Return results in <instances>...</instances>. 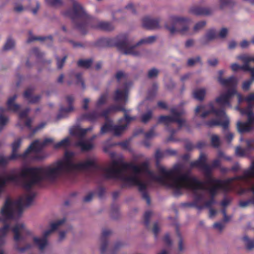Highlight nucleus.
Here are the masks:
<instances>
[{"label":"nucleus","instance_id":"obj_59","mask_svg":"<svg viewBox=\"0 0 254 254\" xmlns=\"http://www.w3.org/2000/svg\"><path fill=\"white\" fill-rule=\"evenodd\" d=\"M252 79L250 80L246 81L243 83L242 88L243 90L245 91H248L249 90L250 86L252 83Z\"/></svg>","mask_w":254,"mask_h":254},{"label":"nucleus","instance_id":"obj_41","mask_svg":"<svg viewBox=\"0 0 254 254\" xmlns=\"http://www.w3.org/2000/svg\"><path fill=\"white\" fill-rule=\"evenodd\" d=\"M218 1L219 8L221 9L227 6L233 5L235 4V2L233 0H218Z\"/></svg>","mask_w":254,"mask_h":254},{"label":"nucleus","instance_id":"obj_24","mask_svg":"<svg viewBox=\"0 0 254 254\" xmlns=\"http://www.w3.org/2000/svg\"><path fill=\"white\" fill-rule=\"evenodd\" d=\"M53 141L51 138H46L43 141L40 142L39 140L34 141L27 149L26 153L33 150L36 152L41 151L43 147Z\"/></svg>","mask_w":254,"mask_h":254},{"label":"nucleus","instance_id":"obj_7","mask_svg":"<svg viewBox=\"0 0 254 254\" xmlns=\"http://www.w3.org/2000/svg\"><path fill=\"white\" fill-rule=\"evenodd\" d=\"M14 241L13 249L18 253H24L30 250L32 245L26 241V237L31 232L22 223H17L11 228Z\"/></svg>","mask_w":254,"mask_h":254},{"label":"nucleus","instance_id":"obj_60","mask_svg":"<svg viewBox=\"0 0 254 254\" xmlns=\"http://www.w3.org/2000/svg\"><path fill=\"white\" fill-rule=\"evenodd\" d=\"M29 111H30L29 108H27L26 109L21 111L19 113V118L20 119H22L26 118L29 114Z\"/></svg>","mask_w":254,"mask_h":254},{"label":"nucleus","instance_id":"obj_49","mask_svg":"<svg viewBox=\"0 0 254 254\" xmlns=\"http://www.w3.org/2000/svg\"><path fill=\"white\" fill-rule=\"evenodd\" d=\"M36 154L33 157V159L38 160L40 161L44 159L47 157V155L44 154L43 153H40V151L36 152L33 150H32ZM32 150L31 151V152Z\"/></svg>","mask_w":254,"mask_h":254},{"label":"nucleus","instance_id":"obj_64","mask_svg":"<svg viewBox=\"0 0 254 254\" xmlns=\"http://www.w3.org/2000/svg\"><path fill=\"white\" fill-rule=\"evenodd\" d=\"M13 9L16 12H21L24 10V7L21 4L16 3L14 5Z\"/></svg>","mask_w":254,"mask_h":254},{"label":"nucleus","instance_id":"obj_28","mask_svg":"<svg viewBox=\"0 0 254 254\" xmlns=\"http://www.w3.org/2000/svg\"><path fill=\"white\" fill-rule=\"evenodd\" d=\"M9 230L10 227L8 224H4L3 227L0 229V254H4L1 246L5 243L4 237L9 232Z\"/></svg>","mask_w":254,"mask_h":254},{"label":"nucleus","instance_id":"obj_6","mask_svg":"<svg viewBox=\"0 0 254 254\" xmlns=\"http://www.w3.org/2000/svg\"><path fill=\"white\" fill-rule=\"evenodd\" d=\"M74 20L76 28L83 35L87 33L90 28L106 31H112L115 29L112 23L91 18L86 12L85 16H77Z\"/></svg>","mask_w":254,"mask_h":254},{"label":"nucleus","instance_id":"obj_13","mask_svg":"<svg viewBox=\"0 0 254 254\" xmlns=\"http://www.w3.org/2000/svg\"><path fill=\"white\" fill-rule=\"evenodd\" d=\"M237 182L236 186H240L242 184H247L250 187L247 189H241L240 193L242 194L248 191H251L253 195L251 198L246 201H240L239 205L241 207H246L252 204L254 205V177L248 179V180L244 181L242 179H236L233 182Z\"/></svg>","mask_w":254,"mask_h":254},{"label":"nucleus","instance_id":"obj_48","mask_svg":"<svg viewBox=\"0 0 254 254\" xmlns=\"http://www.w3.org/2000/svg\"><path fill=\"white\" fill-rule=\"evenodd\" d=\"M152 118V112L149 111L146 113L143 114L141 117V121L143 123H147Z\"/></svg>","mask_w":254,"mask_h":254},{"label":"nucleus","instance_id":"obj_44","mask_svg":"<svg viewBox=\"0 0 254 254\" xmlns=\"http://www.w3.org/2000/svg\"><path fill=\"white\" fill-rule=\"evenodd\" d=\"M200 9L201 16H209L213 13V9L209 7L200 6Z\"/></svg>","mask_w":254,"mask_h":254},{"label":"nucleus","instance_id":"obj_27","mask_svg":"<svg viewBox=\"0 0 254 254\" xmlns=\"http://www.w3.org/2000/svg\"><path fill=\"white\" fill-rule=\"evenodd\" d=\"M219 82L223 86L230 88L232 87V89H234L233 87L237 84V80L234 76H231L227 79L220 77Z\"/></svg>","mask_w":254,"mask_h":254},{"label":"nucleus","instance_id":"obj_16","mask_svg":"<svg viewBox=\"0 0 254 254\" xmlns=\"http://www.w3.org/2000/svg\"><path fill=\"white\" fill-rule=\"evenodd\" d=\"M209 110L204 111V106H197L195 110V113L196 115H198L199 112L202 113L200 115V117L202 118H205L210 114H214L216 117H220L225 115V112L223 109H215L214 107L213 102H211L208 104Z\"/></svg>","mask_w":254,"mask_h":254},{"label":"nucleus","instance_id":"obj_61","mask_svg":"<svg viewBox=\"0 0 254 254\" xmlns=\"http://www.w3.org/2000/svg\"><path fill=\"white\" fill-rule=\"evenodd\" d=\"M36 39H37V40L40 41L41 42H44V41H45L47 40H49L51 43H52L53 42V37L51 35L49 36H46V37L39 36V37H38V38H36Z\"/></svg>","mask_w":254,"mask_h":254},{"label":"nucleus","instance_id":"obj_2","mask_svg":"<svg viewBox=\"0 0 254 254\" xmlns=\"http://www.w3.org/2000/svg\"><path fill=\"white\" fill-rule=\"evenodd\" d=\"M73 156V153L66 152L63 159L49 166L25 168L19 173L12 171L0 174V193L7 182H21L24 188L29 190L41 181L52 182L64 175L97 168L94 160L88 159L84 162L75 163Z\"/></svg>","mask_w":254,"mask_h":254},{"label":"nucleus","instance_id":"obj_50","mask_svg":"<svg viewBox=\"0 0 254 254\" xmlns=\"http://www.w3.org/2000/svg\"><path fill=\"white\" fill-rule=\"evenodd\" d=\"M200 62L201 58L199 56H197L194 59H189L188 61L187 64L189 66H192L195 64Z\"/></svg>","mask_w":254,"mask_h":254},{"label":"nucleus","instance_id":"obj_52","mask_svg":"<svg viewBox=\"0 0 254 254\" xmlns=\"http://www.w3.org/2000/svg\"><path fill=\"white\" fill-rule=\"evenodd\" d=\"M67 56H65L62 59H60L59 57L56 58L57 62V66L59 69H62L66 60Z\"/></svg>","mask_w":254,"mask_h":254},{"label":"nucleus","instance_id":"obj_43","mask_svg":"<svg viewBox=\"0 0 254 254\" xmlns=\"http://www.w3.org/2000/svg\"><path fill=\"white\" fill-rule=\"evenodd\" d=\"M159 73V70L156 68H152L148 71L147 77L149 79L156 78Z\"/></svg>","mask_w":254,"mask_h":254},{"label":"nucleus","instance_id":"obj_3","mask_svg":"<svg viewBox=\"0 0 254 254\" xmlns=\"http://www.w3.org/2000/svg\"><path fill=\"white\" fill-rule=\"evenodd\" d=\"M174 174L177 177L171 181V184L175 187L174 190L177 193L180 194V190L186 189L192 191L196 202L200 201L203 198L206 191L210 194L209 200L204 202L205 207L211 208L215 202L214 196L218 191L222 189L225 191H229L232 188L231 184L236 179H239L237 177L228 178L225 180L214 179V182L204 183L199 180L196 177L191 174V170H187L181 174V167L176 166L173 171Z\"/></svg>","mask_w":254,"mask_h":254},{"label":"nucleus","instance_id":"obj_25","mask_svg":"<svg viewBox=\"0 0 254 254\" xmlns=\"http://www.w3.org/2000/svg\"><path fill=\"white\" fill-rule=\"evenodd\" d=\"M72 4L73 14H70L67 12L70 17L74 20L77 16H84L85 15V11L82 5L76 0H69Z\"/></svg>","mask_w":254,"mask_h":254},{"label":"nucleus","instance_id":"obj_10","mask_svg":"<svg viewBox=\"0 0 254 254\" xmlns=\"http://www.w3.org/2000/svg\"><path fill=\"white\" fill-rule=\"evenodd\" d=\"M91 129L92 127L83 129L78 127H72L70 129V134L76 136L78 138V140L75 142V145L79 147L82 151H88L93 148V144L90 141L85 140L82 139L87 132Z\"/></svg>","mask_w":254,"mask_h":254},{"label":"nucleus","instance_id":"obj_5","mask_svg":"<svg viewBox=\"0 0 254 254\" xmlns=\"http://www.w3.org/2000/svg\"><path fill=\"white\" fill-rule=\"evenodd\" d=\"M156 40L155 36H149L141 39L136 44L131 45V41L126 34H121L113 40L115 46L125 55H131L134 56L140 55L139 51L135 48L142 44H151Z\"/></svg>","mask_w":254,"mask_h":254},{"label":"nucleus","instance_id":"obj_34","mask_svg":"<svg viewBox=\"0 0 254 254\" xmlns=\"http://www.w3.org/2000/svg\"><path fill=\"white\" fill-rule=\"evenodd\" d=\"M74 108L72 105H70L68 108H62L58 115V119L65 117L68 114L73 111Z\"/></svg>","mask_w":254,"mask_h":254},{"label":"nucleus","instance_id":"obj_38","mask_svg":"<svg viewBox=\"0 0 254 254\" xmlns=\"http://www.w3.org/2000/svg\"><path fill=\"white\" fill-rule=\"evenodd\" d=\"M200 6L193 5L190 6L188 10V13L190 15L200 16Z\"/></svg>","mask_w":254,"mask_h":254},{"label":"nucleus","instance_id":"obj_23","mask_svg":"<svg viewBox=\"0 0 254 254\" xmlns=\"http://www.w3.org/2000/svg\"><path fill=\"white\" fill-rule=\"evenodd\" d=\"M219 118H223L224 121H220L219 119H213L207 122L206 124L209 127H213L214 126H221L223 130H227L229 126L230 121L226 115Z\"/></svg>","mask_w":254,"mask_h":254},{"label":"nucleus","instance_id":"obj_9","mask_svg":"<svg viewBox=\"0 0 254 254\" xmlns=\"http://www.w3.org/2000/svg\"><path fill=\"white\" fill-rule=\"evenodd\" d=\"M250 102L247 108L240 109L242 115H246L248 117V121L245 123L238 122L237 128L240 133L250 132L254 129V115L253 114L252 108L253 105Z\"/></svg>","mask_w":254,"mask_h":254},{"label":"nucleus","instance_id":"obj_8","mask_svg":"<svg viewBox=\"0 0 254 254\" xmlns=\"http://www.w3.org/2000/svg\"><path fill=\"white\" fill-rule=\"evenodd\" d=\"M191 22V19L188 17L172 15L169 17L164 26L171 36L177 34L186 35L189 32Z\"/></svg>","mask_w":254,"mask_h":254},{"label":"nucleus","instance_id":"obj_17","mask_svg":"<svg viewBox=\"0 0 254 254\" xmlns=\"http://www.w3.org/2000/svg\"><path fill=\"white\" fill-rule=\"evenodd\" d=\"M238 59L244 63L242 68L244 71H250L251 78L254 80V57H252L248 55L244 54L239 56Z\"/></svg>","mask_w":254,"mask_h":254},{"label":"nucleus","instance_id":"obj_12","mask_svg":"<svg viewBox=\"0 0 254 254\" xmlns=\"http://www.w3.org/2000/svg\"><path fill=\"white\" fill-rule=\"evenodd\" d=\"M65 222V219H62L51 224V228L44 232L42 238L34 237L33 242L40 251H43L48 245L47 238L61 226Z\"/></svg>","mask_w":254,"mask_h":254},{"label":"nucleus","instance_id":"obj_19","mask_svg":"<svg viewBox=\"0 0 254 254\" xmlns=\"http://www.w3.org/2000/svg\"><path fill=\"white\" fill-rule=\"evenodd\" d=\"M236 93L235 89H229L226 92L221 93L217 97L215 102L222 107L221 109L225 106L231 107L230 99Z\"/></svg>","mask_w":254,"mask_h":254},{"label":"nucleus","instance_id":"obj_36","mask_svg":"<svg viewBox=\"0 0 254 254\" xmlns=\"http://www.w3.org/2000/svg\"><path fill=\"white\" fill-rule=\"evenodd\" d=\"M70 138L69 137H67L60 142L55 144L54 145V148L58 149L60 148H65L68 146L70 144Z\"/></svg>","mask_w":254,"mask_h":254},{"label":"nucleus","instance_id":"obj_35","mask_svg":"<svg viewBox=\"0 0 254 254\" xmlns=\"http://www.w3.org/2000/svg\"><path fill=\"white\" fill-rule=\"evenodd\" d=\"M206 22L204 20H201L196 23L192 28V34L198 33L202 30L206 26Z\"/></svg>","mask_w":254,"mask_h":254},{"label":"nucleus","instance_id":"obj_37","mask_svg":"<svg viewBox=\"0 0 254 254\" xmlns=\"http://www.w3.org/2000/svg\"><path fill=\"white\" fill-rule=\"evenodd\" d=\"M242 240L247 250H252L254 249V240L250 239L247 236H244Z\"/></svg>","mask_w":254,"mask_h":254},{"label":"nucleus","instance_id":"obj_29","mask_svg":"<svg viewBox=\"0 0 254 254\" xmlns=\"http://www.w3.org/2000/svg\"><path fill=\"white\" fill-rule=\"evenodd\" d=\"M217 37V33L215 30L209 29L207 31L205 36L201 39V43L206 45Z\"/></svg>","mask_w":254,"mask_h":254},{"label":"nucleus","instance_id":"obj_45","mask_svg":"<svg viewBox=\"0 0 254 254\" xmlns=\"http://www.w3.org/2000/svg\"><path fill=\"white\" fill-rule=\"evenodd\" d=\"M130 112L129 110H127L126 111H125V113H124V116L125 118V120L127 123L126 125H124V126H126V128L127 127V125L131 122V121H134L136 119V118L135 117H130L129 115V113Z\"/></svg>","mask_w":254,"mask_h":254},{"label":"nucleus","instance_id":"obj_15","mask_svg":"<svg viewBox=\"0 0 254 254\" xmlns=\"http://www.w3.org/2000/svg\"><path fill=\"white\" fill-rule=\"evenodd\" d=\"M16 98L17 96L14 95L8 99L7 102V109L0 108V132L2 131L4 127L7 124L8 122V118L3 116L2 115V113L7 110L16 112L20 108V106L14 103V101Z\"/></svg>","mask_w":254,"mask_h":254},{"label":"nucleus","instance_id":"obj_18","mask_svg":"<svg viewBox=\"0 0 254 254\" xmlns=\"http://www.w3.org/2000/svg\"><path fill=\"white\" fill-rule=\"evenodd\" d=\"M247 146L249 149H254V139L246 140ZM239 179L244 181L248 180L252 177H254V159L252 160L250 167L244 171L242 175L236 176Z\"/></svg>","mask_w":254,"mask_h":254},{"label":"nucleus","instance_id":"obj_57","mask_svg":"<svg viewBox=\"0 0 254 254\" xmlns=\"http://www.w3.org/2000/svg\"><path fill=\"white\" fill-rule=\"evenodd\" d=\"M75 76L76 77V79H77V83L78 84V83H80L82 88L83 89H84L85 88V85L84 84L83 80L82 78L81 74L79 73H76L75 74Z\"/></svg>","mask_w":254,"mask_h":254},{"label":"nucleus","instance_id":"obj_47","mask_svg":"<svg viewBox=\"0 0 254 254\" xmlns=\"http://www.w3.org/2000/svg\"><path fill=\"white\" fill-rule=\"evenodd\" d=\"M108 97V94L107 93H104L102 94L100 96V97L98 100L96 106L97 107H99L102 105L104 104L107 100Z\"/></svg>","mask_w":254,"mask_h":254},{"label":"nucleus","instance_id":"obj_20","mask_svg":"<svg viewBox=\"0 0 254 254\" xmlns=\"http://www.w3.org/2000/svg\"><path fill=\"white\" fill-rule=\"evenodd\" d=\"M126 126H113L110 121L107 122L101 127L100 133L105 134L110 131H114L115 135H120L126 129Z\"/></svg>","mask_w":254,"mask_h":254},{"label":"nucleus","instance_id":"obj_53","mask_svg":"<svg viewBox=\"0 0 254 254\" xmlns=\"http://www.w3.org/2000/svg\"><path fill=\"white\" fill-rule=\"evenodd\" d=\"M14 46V41L11 39H8L3 47L4 50H8L12 49Z\"/></svg>","mask_w":254,"mask_h":254},{"label":"nucleus","instance_id":"obj_31","mask_svg":"<svg viewBox=\"0 0 254 254\" xmlns=\"http://www.w3.org/2000/svg\"><path fill=\"white\" fill-rule=\"evenodd\" d=\"M206 90L205 88H197L192 92L193 97L200 101H203L205 97Z\"/></svg>","mask_w":254,"mask_h":254},{"label":"nucleus","instance_id":"obj_40","mask_svg":"<svg viewBox=\"0 0 254 254\" xmlns=\"http://www.w3.org/2000/svg\"><path fill=\"white\" fill-rule=\"evenodd\" d=\"M92 64V61L90 59L80 60L77 63L78 66L85 68H88L89 67H90Z\"/></svg>","mask_w":254,"mask_h":254},{"label":"nucleus","instance_id":"obj_26","mask_svg":"<svg viewBox=\"0 0 254 254\" xmlns=\"http://www.w3.org/2000/svg\"><path fill=\"white\" fill-rule=\"evenodd\" d=\"M34 92V89L32 88H28L24 93V97L26 99L29 103L37 104L38 103L42 98L41 95H37L32 96Z\"/></svg>","mask_w":254,"mask_h":254},{"label":"nucleus","instance_id":"obj_39","mask_svg":"<svg viewBox=\"0 0 254 254\" xmlns=\"http://www.w3.org/2000/svg\"><path fill=\"white\" fill-rule=\"evenodd\" d=\"M210 141L212 146L214 148H218L221 145L220 138L216 134H212L210 137Z\"/></svg>","mask_w":254,"mask_h":254},{"label":"nucleus","instance_id":"obj_11","mask_svg":"<svg viewBox=\"0 0 254 254\" xmlns=\"http://www.w3.org/2000/svg\"><path fill=\"white\" fill-rule=\"evenodd\" d=\"M172 116H161L158 121V123L164 124L166 126H169L172 123L176 122L179 125V128L187 126L186 120L181 118V116L184 113L183 110H178L176 108L170 109Z\"/></svg>","mask_w":254,"mask_h":254},{"label":"nucleus","instance_id":"obj_46","mask_svg":"<svg viewBox=\"0 0 254 254\" xmlns=\"http://www.w3.org/2000/svg\"><path fill=\"white\" fill-rule=\"evenodd\" d=\"M16 160V159L11 158V155L6 157L2 155L0 156V166H4L6 165L10 160Z\"/></svg>","mask_w":254,"mask_h":254},{"label":"nucleus","instance_id":"obj_58","mask_svg":"<svg viewBox=\"0 0 254 254\" xmlns=\"http://www.w3.org/2000/svg\"><path fill=\"white\" fill-rule=\"evenodd\" d=\"M94 195V193L93 192H88L83 198V201L85 202H88L91 201Z\"/></svg>","mask_w":254,"mask_h":254},{"label":"nucleus","instance_id":"obj_30","mask_svg":"<svg viewBox=\"0 0 254 254\" xmlns=\"http://www.w3.org/2000/svg\"><path fill=\"white\" fill-rule=\"evenodd\" d=\"M114 98V100L116 101L124 102L125 103H126L127 100V90H121L120 89L117 90Z\"/></svg>","mask_w":254,"mask_h":254},{"label":"nucleus","instance_id":"obj_1","mask_svg":"<svg viewBox=\"0 0 254 254\" xmlns=\"http://www.w3.org/2000/svg\"><path fill=\"white\" fill-rule=\"evenodd\" d=\"M165 156V152H162L159 149L156 150L155 157L158 171L161 174L160 176L156 175L154 173L149 170L148 163L147 162H143L139 164L133 163L121 164L114 160L108 166L103 168L101 172L107 179L121 180L124 187H137L138 190L142 192V198L146 201L148 204H149L150 200L146 190L150 185V181L143 178V175H147L151 180L160 182L174 190L175 187L171 184V181L177 177V175L173 173L175 168L177 166H180L181 174L184 173L187 170H184L183 166L181 164L175 165L172 169L167 170L159 163L160 160Z\"/></svg>","mask_w":254,"mask_h":254},{"label":"nucleus","instance_id":"obj_21","mask_svg":"<svg viewBox=\"0 0 254 254\" xmlns=\"http://www.w3.org/2000/svg\"><path fill=\"white\" fill-rule=\"evenodd\" d=\"M160 19L159 18H152L149 17H145L142 20V25L144 28L147 29H156L160 28Z\"/></svg>","mask_w":254,"mask_h":254},{"label":"nucleus","instance_id":"obj_32","mask_svg":"<svg viewBox=\"0 0 254 254\" xmlns=\"http://www.w3.org/2000/svg\"><path fill=\"white\" fill-rule=\"evenodd\" d=\"M112 232L109 229H104L102 231V236L101 237V251L103 253L104 252L106 249L107 247V242L106 239V238L111 235Z\"/></svg>","mask_w":254,"mask_h":254},{"label":"nucleus","instance_id":"obj_14","mask_svg":"<svg viewBox=\"0 0 254 254\" xmlns=\"http://www.w3.org/2000/svg\"><path fill=\"white\" fill-rule=\"evenodd\" d=\"M206 156L203 154H201L199 158L193 162L190 163V167H199L203 172L205 181L204 183H212L214 182L213 178L211 176V167L205 163Z\"/></svg>","mask_w":254,"mask_h":254},{"label":"nucleus","instance_id":"obj_62","mask_svg":"<svg viewBox=\"0 0 254 254\" xmlns=\"http://www.w3.org/2000/svg\"><path fill=\"white\" fill-rule=\"evenodd\" d=\"M160 230V226L158 223H155L153 225V227L152 229V232L154 234L155 236L156 237Z\"/></svg>","mask_w":254,"mask_h":254},{"label":"nucleus","instance_id":"obj_63","mask_svg":"<svg viewBox=\"0 0 254 254\" xmlns=\"http://www.w3.org/2000/svg\"><path fill=\"white\" fill-rule=\"evenodd\" d=\"M228 33V29L226 28H223L220 30L219 33V36L220 38H223L226 37Z\"/></svg>","mask_w":254,"mask_h":254},{"label":"nucleus","instance_id":"obj_51","mask_svg":"<svg viewBox=\"0 0 254 254\" xmlns=\"http://www.w3.org/2000/svg\"><path fill=\"white\" fill-rule=\"evenodd\" d=\"M177 235L179 237V242H178V248L179 250L180 251H182L185 249V244H184V241L183 240V239L181 235V234L180 232L177 231Z\"/></svg>","mask_w":254,"mask_h":254},{"label":"nucleus","instance_id":"obj_4","mask_svg":"<svg viewBox=\"0 0 254 254\" xmlns=\"http://www.w3.org/2000/svg\"><path fill=\"white\" fill-rule=\"evenodd\" d=\"M35 196V193L29 192L16 200L7 198L1 210L2 216L6 220L19 219L23 213V207L31 205Z\"/></svg>","mask_w":254,"mask_h":254},{"label":"nucleus","instance_id":"obj_54","mask_svg":"<svg viewBox=\"0 0 254 254\" xmlns=\"http://www.w3.org/2000/svg\"><path fill=\"white\" fill-rule=\"evenodd\" d=\"M223 131L225 134L226 139H227V141L229 143H230L233 138V134L229 131V127L228 128L227 130H223Z\"/></svg>","mask_w":254,"mask_h":254},{"label":"nucleus","instance_id":"obj_42","mask_svg":"<svg viewBox=\"0 0 254 254\" xmlns=\"http://www.w3.org/2000/svg\"><path fill=\"white\" fill-rule=\"evenodd\" d=\"M50 5L55 7H60L63 5L64 2L62 0H45Z\"/></svg>","mask_w":254,"mask_h":254},{"label":"nucleus","instance_id":"obj_22","mask_svg":"<svg viewBox=\"0 0 254 254\" xmlns=\"http://www.w3.org/2000/svg\"><path fill=\"white\" fill-rule=\"evenodd\" d=\"M21 143V139L19 138L15 140L12 144V153L11 154V158L12 159H19L22 158L24 159L27 157L28 155L31 152H28L27 153V149L22 154H19L18 153V149L20 146Z\"/></svg>","mask_w":254,"mask_h":254},{"label":"nucleus","instance_id":"obj_56","mask_svg":"<svg viewBox=\"0 0 254 254\" xmlns=\"http://www.w3.org/2000/svg\"><path fill=\"white\" fill-rule=\"evenodd\" d=\"M236 154L239 156L243 157L246 154V150L241 147H237L236 149Z\"/></svg>","mask_w":254,"mask_h":254},{"label":"nucleus","instance_id":"obj_33","mask_svg":"<svg viewBox=\"0 0 254 254\" xmlns=\"http://www.w3.org/2000/svg\"><path fill=\"white\" fill-rule=\"evenodd\" d=\"M100 117V113L97 111H94L92 112L85 114L82 116L83 119L90 121H94Z\"/></svg>","mask_w":254,"mask_h":254},{"label":"nucleus","instance_id":"obj_55","mask_svg":"<svg viewBox=\"0 0 254 254\" xmlns=\"http://www.w3.org/2000/svg\"><path fill=\"white\" fill-rule=\"evenodd\" d=\"M153 215L151 211H147L144 214V224L146 226H148L149 224V219Z\"/></svg>","mask_w":254,"mask_h":254}]
</instances>
